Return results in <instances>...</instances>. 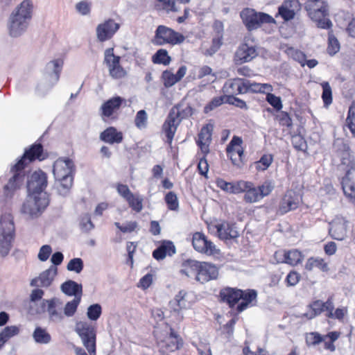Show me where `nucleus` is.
<instances>
[{"label": "nucleus", "mask_w": 355, "mask_h": 355, "mask_svg": "<svg viewBox=\"0 0 355 355\" xmlns=\"http://www.w3.org/2000/svg\"><path fill=\"white\" fill-rule=\"evenodd\" d=\"M101 306L98 304L90 305L87 311V315L91 320H97L101 315Z\"/></svg>", "instance_id": "53"}, {"label": "nucleus", "mask_w": 355, "mask_h": 355, "mask_svg": "<svg viewBox=\"0 0 355 355\" xmlns=\"http://www.w3.org/2000/svg\"><path fill=\"white\" fill-rule=\"evenodd\" d=\"M304 8L310 18L317 23L319 28L329 29L332 26L331 20L328 18L329 7L324 0H307Z\"/></svg>", "instance_id": "4"}, {"label": "nucleus", "mask_w": 355, "mask_h": 355, "mask_svg": "<svg viewBox=\"0 0 355 355\" xmlns=\"http://www.w3.org/2000/svg\"><path fill=\"white\" fill-rule=\"evenodd\" d=\"M73 169L74 164L71 159L59 158L53 164V173L55 179H60L72 177Z\"/></svg>", "instance_id": "16"}, {"label": "nucleus", "mask_w": 355, "mask_h": 355, "mask_svg": "<svg viewBox=\"0 0 355 355\" xmlns=\"http://www.w3.org/2000/svg\"><path fill=\"white\" fill-rule=\"evenodd\" d=\"M220 295L224 302L230 306H234L239 300L237 311L241 312L248 306H253L257 302V293L255 290L242 291L240 289L226 288L221 290Z\"/></svg>", "instance_id": "3"}, {"label": "nucleus", "mask_w": 355, "mask_h": 355, "mask_svg": "<svg viewBox=\"0 0 355 355\" xmlns=\"http://www.w3.org/2000/svg\"><path fill=\"white\" fill-rule=\"evenodd\" d=\"M49 203V196L46 192L37 194L29 193L22 207V212L32 218L41 215Z\"/></svg>", "instance_id": "6"}, {"label": "nucleus", "mask_w": 355, "mask_h": 355, "mask_svg": "<svg viewBox=\"0 0 355 355\" xmlns=\"http://www.w3.org/2000/svg\"><path fill=\"white\" fill-rule=\"evenodd\" d=\"M104 62L109 68L110 75L115 79L123 78L126 72L120 65V57L114 55V49L109 48L105 51Z\"/></svg>", "instance_id": "11"}, {"label": "nucleus", "mask_w": 355, "mask_h": 355, "mask_svg": "<svg viewBox=\"0 0 355 355\" xmlns=\"http://www.w3.org/2000/svg\"><path fill=\"white\" fill-rule=\"evenodd\" d=\"M300 9L301 5L298 0H284L278 8V15L284 21H290Z\"/></svg>", "instance_id": "21"}, {"label": "nucleus", "mask_w": 355, "mask_h": 355, "mask_svg": "<svg viewBox=\"0 0 355 355\" xmlns=\"http://www.w3.org/2000/svg\"><path fill=\"white\" fill-rule=\"evenodd\" d=\"M212 127L209 125L203 126L198 135L197 141L202 153L207 155L209 152V146L211 141Z\"/></svg>", "instance_id": "27"}, {"label": "nucleus", "mask_w": 355, "mask_h": 355, "mask_svg": "<svg viewBox=\"0 0 355 355\" xmlns=\"http://www.w3.org/2000/svg\"><path fill=\"white\" fill-rule=\"evenodd\" d=\"M240 15L249 31L255 30L263 24L275 23V20L270 15L264 12H257L251 8L243 10Z\"/></svg>", "instance_id": "8"}, {"label": "nucleus", "mask_w": 355, "mask_h": 355, "mask_svg": "<svg viewBox=\"0 0 355 355\" xmlns=\"http://www.w3.org/2000/svg\"><path fill=\"white\" fill-rule=\"evenodd\" d=\"M179 125L180 120H176L173 116H171V114L169 113L162 125V131L164 132L167 138V142L169 144L172 143L175 133Z\"/></svg>", "instance_id": "29"}, {"label": "nucleus", "mask_w": 355, "mask_h": 355, "mask_svg": "<svg viewBox=\"0 0 355 355\" xmlns=\"http://www.w3.org/2000/svg\"><path fill=\"white\" fill-rule=\"evenodd\" d=\"M47 185L46 174L41 170L35 171L28 182L27 188L29 193L37 194L44 192Z\"/></svg>", "instance_id": "17"}, {"label": "nucleus", "mask_w": 355, "mask_h": 355, "mask_svg": "<svg viewBox=\"0 0 355 355\" xmlns=\"http://www.w3.org/2000/svg\"><path fill=\"white\" fill-rule=\"evenodd\" d=\"M83 261L80 258H73L68 263L67 269L69 271L80 273L83 270Z\"/></svg>", "instance_id": "54"}, {"label": "nucleus", "mask_w": 355, "mask_h": 355, "mask_svg": "<svg viewBox=\"0 0 355 355\" xmlns=\"http://www.w3.org/2000/svg\"><path fill=\"white\" fill-rule=\"evenodd\" d=\"M62 65V62L59 60H53L48 64V68L52 69L53 71L51 76L55 82H57L59 79Z\"/></svg>", "instance_id": "56"}, {"label": "nucleus", "mask_w": 355, "mask_h": 355, "mask_svg": "<svg viewBox=\"0 0 355 355\" xmlns=\"http://www.w3.org/2000/svg\"><path fill=\"white\" fill-rule=\"evenodd\" d=\"M60 289L65 295L74 296V297H80V299L81 300L83 292V287L81 284L72 280H68L61 285Z\"/></svg>", "instance_id": "33"}, {"label": "nucleus", "mask_w": 355, "mask_h": 355, "mask_svg": "<svg viewBox=\"0 0 355 355\" xmlns=\"http://www.w3.org/2000/svg\"><path fill=\"white\" fill-rule=\"evenodd\" d=\"M15 235V225L10 214L3 215L0 218V254L7 256L12 248Z\"/></svg>", "instance_id": "5"}, {"label": "nucleus", "mask_w": 355, "mask_h": 355, "mask_svg": "<svg viewBox=\"0 0 355 355\" xmlns=\"http://www.w3.org/2000/svg\"><path fill=\"white\" fill-rule=\"evenodd\" d=\"M162 78L164 80V85L166 87H172L178 82V79H177L175 75L168 71L163 72Z\"/></svg>", "instance_id": "60"}, {"label": "nucleus", "mask_w": 355, "mask_h": 355, "mask_svg": "<svg viewBox=\"0 0 355 355\" xmlns=\"http://www.w3.org/2000/svg\"><path fill=\"white\" fill-rule=\"evenodd\" d=\"M185 37L173 29L164 25L157 26L152 42L157 46L165 44H180L184 42Z\"/></svg>", "instance_id": "7"}, {"label": "nucleus", "mask_w": 355, "mask_h": 355, "mask_svg": "<svg viewBox=\"0 0 355 355\" xmlns=\"http://www.w3.org/2000/svg\"><path fill=\"white\" fill-rule=\"evenodd\" d=\"M157 7L166 12H177L179 8L176 5L175 0H157Z\"/></svg>", "instance_id": "45"}, {"label": "nucleus", "mask_w": 355, "mask_h": 355, "mask_svg": "<svg viewBox=\"0 0 355 355\" xmlns=\"http://www.w3.org/2000/svg\"><path fill=\"white\" fill-rule=\"evenodd\" d=\"M218 275V270L216 266L207 262H200L196 281L204 284L216 279Z\"/></svg>", "instance_id": "23"}, {"label": "nucleus", "mask_w": 355, "mask_h": 355, "mask_svg": "<svg viewBox=\"0 0 355 355\" xmlns=\"http://www.w3.org/2000/svg\"><path fill=\"white\" fill-rule=\"evenodd\" d=\"M255 47L254 38L249 34L245 37V42L237 50L236 55L242 62H250L257 55Z\"/></svg>", "instance_id": "15"}, {"label": "nucleus", "mask_w": 355, "mask_h": 355, "mask_svg": "<svg viewBox=\"0 0 355 355\" xmlns=\"http://www.w3.org/2000/svg\"><path fill=\"white\" fill-rule=\"evenodd\" d=\"M278 255H282L283 259L277 260V263H286L291 266H295L300 263L303 259V256L297 250H291L288 252L278 251L275 252V257Z\"/></svg>", "instance_id": "28"}, {"label": "nucleus", "mask_w": 355, "mask_h": 355, "mask_svg": "<svg viewBox=\"0 0 355 355\" xmlns=\"http://www.w3.org/2000/svg\"><path fill=\"white\" fill-rule=\"evenodd\" d=\"M191 305V302L189 300V294L184 290L180 291L169 302L171 311L176 314L177 319L180 321L182 320L184 318L181 313L182 311L189 309Z\"/></svg>", "instance_id": "13"}, {"label": "nucleus", "mask_w": 355, "mask_h": 355, "mask_svg": "<svg viewBox=\"0 0 355 355\" xmlns=\"http://www.w3.org/2000/svg\"><path fill=\"white\" fill-rule=\"evenodd\" d=\"M152 60L155 64H169L171 59L166 49H161L153 55Z\"/></svg>", "instance_id": "42"}, {"label": "nucleus", "mask_w": 355, "mask_h": 355, "mask_svg": "<svg viewBox=\"0 0 355 355\" xmlns=\"http://www.w3.org/2000/svg\"><path fill=\"white\" fill-rule=\"evenodd\" d=\"M327 301L323 302L321 300H315L309 304V311L302 315L309 320L314 318L315 316L319 315L322 312L326 311L327 312Z\"/></svg>", "instance_id": "34"}, {"label": "nucleus", "mask_w": 355, "mask_h": 355, "mask_svg": "<svg viewBox=\"0 0 355 355\" xmlns=\"http://www.w3.org/2000/svg\"><path fill=\"white\" fill-rule=\"evenodd\" d=\"M243 189L245 193L243 199L246 202L254 203L261 199V195L257 187L251 182L246 181V185Z\"/></svg>", "instance_id": "35"}, {"label": "nucleus", "mask_w": 355, "mask_h": 355, "mask_svg": "<svg viewBox=\"0 0 355 355\" xmlns=\"http://www.w3.org/2000/svg\"><path fill=\"white\" fill-rule=\"evenodd\" d=\"M329 225V234L334 239L342 241L346 237L348 222L343 217L336 216Z\"/></svg>", "instance_id": "19"}, {"label": "nucleus", "mask_w": 355, "mask_h": 355, "mask_svg": "<svg viewBox=\"0 0 355 355\" xmlns=\"http://www.w3.org/2000/svg\"><path fill=\"white\" fill-rule=\"evenodd\" d=\"M257 189L262 199L272 192L274 189V184L270 181H266L261 186L257 187Z\"/></svg>", "instance_id": "63"}, {"label": "nucleus", "mask_w": 355, "mask_h": 355, "mask_svg": "<svg viewBox=\"0 0 355 355\" xmlns=\"http://www.w3.org/2000/svg\"><path fill=\"white\" fill-rule=\"evenodd\" d=\"M57 273V268L51 266L49 268L41 272L38 277L31 279L30 286L32 287L48 288L51 285Z\"/></svg>", "instance_id": "18"}, {"label": "nucleus", "mask_w": 355, "mask_h": 355, "mask_svg": "<svg viewBox=\"0 0 355 355\" xmlns=\"http://www.w3.org/2000/svg\"><path fill=\"white\" fill-rule=\"evenodd\" d=\"M119 24L113 19H108L96 27V37L100 42L110 40L119 30Z\"/></svg>", "instance_id": "20"}, {"label": "nucleus", "mask_w": 355, "mask_h": 355, "mask_svg": "<svg viewBox=\"0 0 355 355\" xmlns=\"http://www.w3.org/2000/svg\"><path fill=\"white\" fill-rule=\"evenodd\" d=\"M164 342L166 343V349L171 352H174L178 349L182 345L181 339L171 328H170V334L166 338Z\"/></svg>", "instance_id": "40"}, {"label": "nucleus", "mask_w": 355, "mask_h": 355, "mask_svg": "<svg viewBox=\"0 0 355 355\" xmlns=\"http://www.w3.org/2000/svg\"><path fill=\"white\" fill-rule=\"evenodd\" d=\"M123 133L118 131L114 127L106 128L100 135V139L110 144H120L123 141Z\"/></svg>", "instance_id": "30"}, {"label": "nucleus", "mask_w": 355, "mask_h": 355, "mask_svg": "<svg viewBox=\"0 0 355 355\" xmlns=\"http://www.w3.org/2000/svg\"><path fill=\"white\" fill-rule=\"evenodd\" d=\"M272 156L271 155H264L261 159L254 163L255 167L259 171L266 170L272 162Z\"/></svg>", "instance_id": "52"}, {"label": "nucleus", "mask_w": 355, "mask_h": 355, "mask_svg": "<svg viewBox=\"0 0 355 355\" xmlns=\"http://www.w3.org/2000/svg\"><path fill=\"white\" fill-rule=\"evenodd\" d=\"M169 113L176 120H180V123L182 119L191 116L193 113V110L189 105L180 103L172 107Z\"/></svg>", "instance_id": "32"}, {"label": "nucleus", "mask_w": 355, "mask_h": 355, "mask_svg": "<svg viewBox=\"0 0 355 355\" xmlns=\"http://www.w3.org/2000/svg\"><path fill=\"white\" fill-rule=\"evenodd\" d=\"M218 236L221 240H230L236 239L239 233L234 224L228 222H223L216 225Z\"/></svg>", "instance_id": "26"}, {"label": "nucleus", "mask_w": 355, "mask_h": 355, "mask_svg": "<svg viewBox=\"0 0 355 355\" xmlns=\"http://www.w3.org/2000/svg\"><path fill=\"white\" fill-rule=\"evenodd\" d=\"M165 201L171 210H177L179 207L177 196L172 191L168 193L165 196Z\"/></svg>", "instance_id": "58"}, {"label": "nucleus", "mask_w": 355, "mask_h": 355, "mask_svg": "<svg viewBox=\"0 0 355 355\" xmlns=\"http://www.w3.org/2000/svg\"><path fill=\"white\" fill-rule=\"evenodd\" d=\"M242 139L236 136H234L230 143L227 147V153L230 156L233 164L240 166L242 162L243 150L241 147Z\"/></svg>", "instance_id": "22"}, {"label": "nucleus", "mask_w": 355, "mask_h": 355, "mask_svg": "<svg viewBox=\"0 0 355 355\" xmlns=\"http://www.w3.org/2000/svg\"><path fill=\"white\" fill-rule=\"evenodd\" d=\"M62 302L57 297L49 300H42L40 306L33 313L40 314L46 311L49 315V320L51 322L58 323L63 320L64 315L61 311Z\"/></svg>", "instance_id": "9"}, {"label": "nucleus", "mask_w": 355, "mask_h": 355, "mask_svg": "<svg viewBox=\"0 0 355 355\" xmlns=\"http://www.w3.org/2000/svg\"><path fill=\"white\" fill-rule=\"evenodd\" d=\"M147 114L145 110H139L136 115L135 123V125L139 128H144L147 124Z\"/></svg>", "instance_id": "59"}, {"label": "nucleus", "mask_w": 355, "mask_h": 355, "mask_svg": "<svg viewBox=\"0 0 355 355\" xmlns=\"http://www.w3.org/2000/svg\"><path fill=\"white\" fill-rule=\"evenodd\" d=\"M123 102L125 99L121 96H115L104 102L100 107V115L102 119L106 121L109 119H116Z\"/></svg>", "instance_id": "12"}, {"label": "nucleus", "mask_w": 355, "mask_h": 355, "mask_svg": "<svg viewBox=\"0 0 355 355\" xmlns=\"http://www.w3.org/2000/svg\"><path fill=\"white\" fill-rule=\"evenodd\" d=\"M327 313H326V315L329 318H335L338 319V320H342L344 318V316L347 313V308H338L336 309V311L334 312V304L333 302V300L331 297H329L327 300Z\"/></svg>", "instance_id": "38"}, {"label": "nucleus", "mask_w": 355, "mask_h": 355, "mask_svg": "<svg viewBox=\"0 0 355 355\" xmlns=\"http://www.w3.org/2000/svg\"><path fill=\"white\" fill-rule=\"evenodd\" d=\"M315 267L318 268L323 272L329 270L328 264L323 259L320 257H310L305 263L304 268L306 270L311 271Z\"/></svg>", "instance_id": "39"}, {"label": "nucleus", "mask_w": 355, "mask_h": 355, "mask_svg": "<svg viewBox=\"0 0 355 355\" xmlns=\"http://www.w3.org/2000/svg\"><path fill=\"white\" fill-rule=\"evenodd\" d=\"M322 88V98L324 103V105L328 107L333 101L332 98V89L328 82H323L321 83Z\"/></svg>", "instance_id": "43"}, {"label": "nucleus", "mask_w": 355, "mask_h": 355, "mask_svg": "<svg viewBox=\"0 0 355 355\" xmlns=\"http://www.w3.org/2000/svg\"><path fill=\"white\" fill-rule=\"evenodd\" d=\"M200 266V261L188 259L182 263V268L180 272L188 277H194L196 279Z\"/></svg>", "instance_id": "37"}, {"label": "nucleus", "mask_w": 355, "mask_h": 355, "mask_svg": "<svg viewBox=\"0 0 355 355\" xmlns=\"http://www.w3.org/2000/svg\"><path fill=\"white\" fill-rule=\"evenodd\" d=\"M340 43L332 31L328 33V47L327 52L330 55H334L340 51Z\"/></svg>", "instance_id": "44"}, {"label": "nucleus", "mask_w": 355, "mask_h": 355, "mask_svg": "<svg viewBox=\"0 0 355 355\" xmlns=\"http://www.w3.org/2000/svg\"><path fill=\"white\" fill-rule=\"evenodd\" d=\"M34 342L39 345H48L51 342V336L46 329L36 327L32 334Z\"/></svg>", "instance_id": "36"}, {"label": "nucleus", "mask_w": 355, "mask_h": 355, "mask_svg": "<svg viewBox=\"0 0 355 355\" xmlns=\"http://www.w3.org/2000/svg\"><path fill=\"white\" fill-rule=\"evenodd\" d=\"M221 37H215L212 40V44L209 49H207L205 54L206 55H214L221 46L222 42Z\"/></svg>", "instance_id": "64"}, {"label": "nucleus", "mask_w": 355, "mask_h": 355, "mask_svg": "<svg viewBox=\"0 0 355 355\" xmlns=\"http://www.w3.org/2000/svg\"><path fill=\"white\" fill-rule=\"evenodd\" d=\"M223 91L227 97L233 96L241 94H245L244 89V79L234 78L226 81L223 87Z\"/></svg>", "instance_id": "25"}, {"label": "nucleus", "mask_w": 355, "mask_h": 355, "mask_svg": "<svg viewBox=\"0 0 355 355\" xmlns=\"http://www.w3.org/2000/svg\"><path fill=\"white\" fill-rule=\"evenodd\" d=\"M129 206L135 211L140 212L143 209V198L139 195L132 194L125 200Z\"/></svg>", "instance_id": "48"}, {"label": "nucleus", "mask_w": 355, "mask_h": 355, "mask_svg": "<svg viewBox=\"0 0 355 355\" xmlns=\"http://www.w3.org/2000/svg\"><path fill=\"white\" fill-rule=\"evenodd\" d=\"M207 236L202 232H196L193 235L192 245L193 248L198 252L201 253L204 248L205 242H206Z\"/></svg>", "instance_id": "47"}, {"label": "nucleus", "mask_w": 355, "mask_h": 355, "mask_svg": "<svg viewBox=\"0 0 355 355\" xmlns=\"http://www.w3.org/2000/svg\"><path fill=\"white\" fill-rule=\"evenodd\" d=\"M80 297H74L70 302H68L64 307V315L71 317L74 315L77 310V307L80 302Z\"/></svg>", "instance_id": "49"}, {"label": "nucleus", "mask_w": 355, "mask_h": 355, "mask_svg": "<svg viewBox=\"0 0 355 355\" xmlns=\"http://www.w3.org/2000/svg\"><path fill=\"white\" fill-rule=\"evenodd\" d=\"M80 227L82 231L85 232H87L94 229V225L91 220L90 216L88 214H85L81 216Z\"/></svg>", "instance_id": "57"}, {"label": "nucleus", "mask_w": 355, "mask_h": 355, "mask_svg": "<svg viewBox=\"0 0 355 355\" xmlns=\"http://www.w3.org/2000/svg\"><path fill=\"white\" fill-rule=\"evenodd\" d=\"M302 201L301 196L293 190H288L281 199L277 212L284 215L296 209Z\"/></svg>", "instance_id": "14"}, {"label": "nucleus", "mask_w": 355, "mask_h": 355, "mask_svg": "<svg viewBox=\"0 0 355 355\" xmlns=\"http://www.w3.org/2000/svg\"><path fill=\"white\" fill-rule=\"evenodd\" d=\"M19 328L17 326H8L0 332V337L6 343L12 337L18 335Z\"/></svg>", "instance_id": "50"}, {"label": "nucleus", "mask_w": 355, "mask_h": 355, "mask_svg": "<svg viewBox=\"0 0 355 355\" xmlns=\"http://www.w3.org/2000/svg\"><path fill=\"white\" fill-rule=\"evenodd\" d=\"M225 100L227 101V97L226 96L214 98L211 101V102L205 107V112H208L211 110H213L216 107L222 105L224 103Z\"/></svg>", "instance_id": "61"}, {"label": "nucleus", "mask_w": 355, "mask_h": 355, "mask_svg": "<svg viewBox=\"0 0 355 355\" xmlns=\"http://www.w3.org/2000/svg\"><path fill=\"white\" fill-rule=\"evenodd\" d=\"M246 181L244 180L230 182L228 193L232 194L243 193Z\"/></svg>", "instance_id": "55"}, {"label": "nucleus", "mask_w": 355, "mask_h": 355, "mask_svg": "<svg viewBox=\"0 0 355 355\" xmlns=\"http://www.w3.org/2000/svg\"><path fill=\"white\" fill-rule=\"evenodd\" d=\"M58 182L57 190L60 196L67 195L72 187L73 177H67L60 179H55Z\"/></svg>", "instance_id": "41"}, {"label": "nucleus", "mask_w": 355, "mask_h": 355, "mask_svg": "<svg viewBox=\"0 0 355 355\" xmlns=\"http://www.w3.org/2000/svg\"><path fill=\"white\" fill-rule=\"evenodd\" d=\"M175 253V247L173 242L164 241L159 247L153 252V257L157 260L164 259L166 255L172 256Z\"/></svg>", "instance_id": "31"}, {"label": "nucleus", "mask_w": 355, "mask_h": 355, "mask_svg": "<svg viewBox=\"0 0 355 355\" xmlns=\"http://www.w3.org/2000/svg\"><path fill=\"white\" fill-rule=\"evenodd\" d=\"M292 144L297 150H305L306 148V141L300 135H295L292 137Z\"/></svg>", "instance_id": "62"}, {"label": "nucleus", "mask_w": 355, "mask_h": 355, "mask_svg": "<svg viewBox=\"0 0 355 355\" xmlns=\"http://www.w3.org/2000/svg\"><path fill=\"white\" fill-rule=\"evenodd\" d=\"M204 248L202 250L201 253L208 256H214L220 254V250L217 248L216 245L210 240L206 238Z\"/></svg>", "instance_id": "51"}, {"label": "nucleus", "mask_w": 355, "mask_h": 355, "mask_svg": "<svg viewBox=\"0 0 355 355\" xmlns=\"http://www.w3.org/2000/svg\"><path fill=\"white\" fill-rule=\"evenodd\" d=\"M35 159L42 160L44 159L43 155V147L40 144H33L28 150H26L22 157L12 168L13 175L9 179L8 183L3 187V196L5 200L11 199L23 181V175H21V171L27 164L26 161L31 162Z\"/></svg>", "instance_id": "1"}, {"label": "nucleus", "mask_w": 355, "mask_h": 355, "mask_svg": "<svg viewBox=\"0 0 355 355\" xmlns=\"http://www.w3.org/2000/svg\"><path fill=\"white\" fill-rule=\"evenodd\" d=\"M345 125L349 128L353 137H355V101L349 107Z\"/></svg>", "instance_id": "46"}, {"label": "nucleus", "mask_w": 355, "mask_h": 355, "mask_svg": "<svg viewBox=\"0 0 355 355\" xmlns=\"http://www.w3.org/2000/svg\"><path fill=\"white\" fill-rule=\"evenodd\" d=\"M33 3L30 0H24L10 14L8 28L12 37L21 35L27 29L32 17Z\"/></svg>", "instance_id": "2"}, {"label": "nucleus", "mask_w": 355, "mask_h": 355, "mask_svg": "<svg viewBox=\"0 0 355 355\" xmlns=\"http://www.w3.org/2000/svg\"><path fill=\"white\" fill-rule=\"evenodd\" d=\"M342 187L345 195L355 202V167L349 169L342 180Z\"/></svg>", "instance_id": "24"}, {"label": "nucleus", "mask_w": 355, "mask_h": 355, "mask_svg": "<svg viewBox=\"0 0 355 355\" xmlns=\"http://www.w3.org/2000/svg\"><path fill=\"white\" fill-rule=\"evenodd\" d=\"M75 331L80 337L82 343L88 352L92 355L96 352V332L92 324L87 322H78Z\"/></svg>", "instance_id": "10"}]
</instances>
